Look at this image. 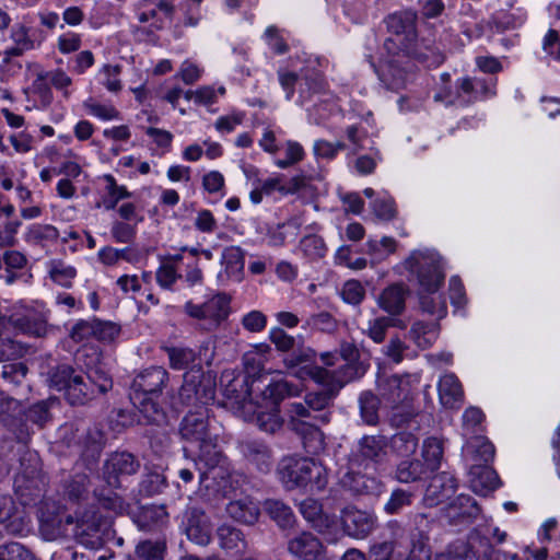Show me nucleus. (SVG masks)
<instances>
[{
	"mask_svg": "<svg viewBox=\"0 0 560 560\" xmlns=\"http://www.w3.org/2000/svg\"><path fill=\"white\" fill-rule=\"evenodd\" d=\"M279 481L285 490H323L326 486L325 469L306 457H283L277 467Z\"/></svg>",
	"mask_w": 560,
	"mask_h": 560,
	"instance_id": "20e7f679",
	"label": "nucleus"
},
{
	"mask_svg": "<svg viewBox=\"0 0 560 560\" xmlns=\"http://www.w3.org/2000/svg\"><path fill=\"white\" fill-rule=\"evenodd\" d=\"M492 94L486 79L462 78L456 81L455 91L448 88L435 94V101H445L447 105H469L479 98Z\"/></svg>",
	"mask_w": 560,
	"mask_h": 560,
	"instance_id": "1a4fd4ad",
	"label": "nucleus"
},
{
	"mask_svg": "<svg viewBox=\"0 0 560 560\" xmlns=\"http://www.w3.org/2000/svg\"><path fill=\"white\" fill-rule=\"evenodd\" d=\"M440 324L425 323L416 320L412 323L407 338L411 340L419 349L424 350L430 348L439 337Z\"/></svg>",
	"mask_w": 560,
	"mask_h": 560,
	"instance_id": "ea45409f",
	"label": "nucleus"
},
{
	"mask_svg": "<svg viewBox=\"0 0 560 560\" xmlns=\"http://www.w3.org/2000/svg\"><path fill=\"white\" fill-rule=\"evenodd\" d=\"M224 395L226 398L234 399L236 402L242 404L243 408L246 410H250L254 406V401H247V397L250 396V393L245 376L231 380L224 387Z\"/></svg>",
	"mask_w": 560,
	"mask_h": 560,
	"instance_id": "5fc2aeb1",
	"label": "nucleus"
},
{
	"mask_svg": "<svg viewBox=\"0 0 560 560\" xmlns=\"http://www.w3.org/2000/svg\"><path fill=\"white\" fill-rule=\"evenodd\" d=\"M419 439L411 431H399L388 441L392 451L401 457L412 455L418 447Z\"/></svg>",
	"mask_w": 560,
	"mask_h": 560,
	"instance_id": "864d4df0",
	"label": "nucleus"
},
{
	"mask_svg": "<svg viewBox=\"0 0 560 560\" xmlns=\"http://www.w3.org/2000/svg\"><path fill=\"white\" fill-rule=\"evenodd\" d=\"M377 389L381 397L390 406H397L407 399L409 384L399 375H380Z\"/></svg>",
	"mask_w": 560,
	"mask_h": 560,
	"instance_id": "bb28decb",
	"label": "nucleus"
},
{
	"mask_svg": "<svg viewBox=\"0 0 560 560\" xmlns=\"http://www.w3.org/2000/svg\"><path fill=\"white\" fill-rule=\"evenodd\" d=\"M130 400L139 411V423L156 427L167 424V415L156 401V397L143 396V394H130Z\"/></svg>",
	"mask_w": 560,
	"mask_h": 560,
	"instance_id": "412c9836",
	"label": "nucleus"
},
{
	"mask_svg": "<svg viewBox=\"0 0 560 560\" xmlns=\"http://www.w3.org/2000/svg\"><path fill=\"white\" fill-rule=\"evenodd\" d=\"M81 443L82 456L85 459L95 463L105 445L104 433L97 427L89 428L83 435Z\"/></svg>",
	"mask_w": 560,
	"mask_h": 560,
	"instance_id": "09e8293b",
	"label": "nucleus"
},
{
	"mask_svg": "<svg viewBox=\"0 0 560 560\" xmlns=\"http://www.w3.org/2000/svg\"><path fill=\"white\" fill-rule=\"evenodd\" d=\"M428 472L420 459H404L397 465L394 478L401 483H412L420 481Z\"/></svg>",
	"mask_w": 560,
	"mask_h": 560,
	"instance_id": "49530a36",
	"label": "nucleus"
},
{
	"mask_svg": "<svg viewBox=\"0 0 560 560\" xmlns=\"http://www.w3.org/2000/svg\"><path fill=\"white\" fill-rule=\"evenodd\" d=\"M408 288L402 283H395L385 288L377 299L378 306L388 315L399 316L406 308Z\"/></svg>",
	"mask_w": 560,
	"mask_h": 560,
	"instance_id": "7c9ffc66",
	"label": "nucleus"
},
{
	"mask_svg": "<svg viewBox=\"0 0 560 560\" xmlns=\"http://www.w3.org/2000/svg\"><path fill=\"white\" fill-rule=\"evenodd\" d=\"M422 462L428 471H434L440 467L443 457V444L436 438H428L424 440L422 447Z\"/></svg>",
	"mask_w": 560,
	"mask_h": 560,
	"instance_id": "13d9d810",
	"label": "nucleus"
},
{
	"mask_svg": "<svg viewBox=\"0 0 560 560\" xmlns=\"http://www.w3.org/2000/svg\"><path fill=\"white\" fill-rule=\"evenodd\" d=\"M415 498L416 494L411 489L397 487L392 490L383 510L388 515H398L411 506Z\"/></svg>",
	"mask_w": 560,
	"mask_h": 560,
	"instance_id": "3c124183",
	"label": "nucleus"
},
{
	"mask_svg": "<svg viewBox=\"0 0 560 560\" xmlns=\"http://www.w3.org/2000/svg\"><path fill=\"white\" fill-rule=\"evenodd\" d=\"M167 488L168 481L163 469L160 467L149 468L145 466V471L139 482V494L151 498L164 493Z\"/></svg>",
	"mask_w": 560,
	"mask_h": 560,
	"instance_id": "c9c22d12",
	"label": "nucleus"
},
{
	"mask_svg": "<svg viewBox=\"0 0 560 560\" xmlns=\"http://www.w3.org/2000/svg\"><path fill=\"white\" fill-rule=\"evenodd\" d=\"M236 450L247 466L260 474H268L273 466L271 447L259 439H243L236 442Z\"/></svg>",
	"mask_w": 560,
	"mask_h": 560,
	"instance_id": "4468645a",
	"label": "nucleus"
},
{
	"mask_svg": "<svg viewBox=\"0 0 560 560\" xmlns=\"http://www.w3.org/2000/svg\"><path fill=\"white\" fill-rule=\"evenodd\" d=\"M39 530L46 540H56L70 535L73 517L65 514L54 501H43L37 510Z\"/></svg>",
	"mask_w": 560,
	"mask_h": 560,
	"instance_id": "6e6552de",
	"label": "nucleus"
},
{
	"mask_svg": "<svg viewBox=\"0 0 560 560\" xmlns=\"http://www.w3.org/2000/svg\"><path fill=\"white\" fill-rule=\"evenodd\" d=\"M1 421L7 430L14 435L15 440L22 444L18 451L22 447H26L35 430L24 412L20 410L15 415L4 413L1 417ZM16 453L19 454V452Z\"/></svg>",
	"mask_w": 560,
	"mask_h": 560,
	"instance_id": "f704fd0d",
	"label": "nucleus"
},
{
	"mask_svg": "<svg viewBox=\"0 0 560 560\" xmlns=\"http://www.w3.org/2000/svg\"><path fill=\"white\" fill-rule=\"evenodd\" d=\"M47 477L42 470L38 454L27 447L19 451V468L14 476V493L23 505H36L44 501Z\"/></svg>",
	"mask_w": 560,
	"mask_h": 560,
	"instance_id": "7ed1b4c3",
	"label": "nucleus"
},
{
	"mask_svg": "<svg viewBox=\"0 0 560 560\" xmlns=\"http://www.w3.org/2000/svg\"><path fill=\"white\" fill-rule=\"evenodd\" d=\"M133 522L140 530L154 533L166 526L168 513L165 505H144L135 513Z\"/></svg>",
	"mask_w": 560,
	"mask_h": 560,
	"instance_id": "393cba45",
	"label": "nucleus"
},
{
	"mask_svg": "<svg viewBox=\"0 0 560 560\" xmlns=\"http://www.w3.org/2000/svg\"><path fill=\"white\" fill-rule=\"evenodd\" d=\"M405 268L417 278L422 312L436 316L438 320L445 317L446 301L441 294H436L445 279L440 255L429 249L413 250L405 260Z\"/></svg>",
	"mask_w": 560,
	"mask_h": 560,
	"instance_id": "f03ea898",
	"label": "nucleus"
},
{
	"mask_svg": "<svg viewBox=\"0 0 560 560\" xmlns=\"http://www.w3.org/2000/svg\"><path fill=\"white\" fill-rule=\"evenodd\" d=\"M58 230L50 224H33L25 233V242L33 245L46 246L57 241Z\"/></svg>",
	"mask_w": 560,
	"mask_h": 560,
	"instance_id": "4d7b16f0",
	"label": "nucleus"
},
{
	"mask_svg": "<svg viewBox=\"0 0 560 560\" xmlns=\"http://www.w3.org/2000/svg\"><path fill=\"white\" fill-rule=\"evenodd\" d=\"M387 446L385 435H363L350 455V466L358 469L375 468L386 460Z\"/></svg>",
	"mask_w": 560,
	"mask_h": 560,
	"instance_id": "0eeeda50",
	"label": "nucleus"
},
{
	"mask_svg": "<svg viewBox=\"0 0 560 560\" xmlns=\"http://www.w3.org/2000/svg\"><path fill=\"white\" fill-rule=\"evenodd\" d=\"M402 51L407 55L408 60L413 59L429 68L436 67L444 60V56L438 47L425 39L418 40L417 36L413 40L406 42Z\"/></svg>",
	"mask_w": 560,
	"mask_h": 560,
	"instance_id": "cd10ccee",
	"label": "nucleus"
},
{
	"mask_svg": "<svg viewBox=\"0 0 560 560\" xmlns=\"http://www.w3.org/2000/svg\"><path fill=\"white\" fill-rule=\"evenodd\" d=\"M7 325L34 337H44L47 332L46 319L35 310L23 305L14 307L10 315H0V328Z\"/></svg>",
	"mask_w": 560,
	"mask_h": 560,
	"instance_id": "f8f14e48",
	"label": "nucleus"
},
{
	"mask_svg": "<svg viewBox=\"0 0 560 560\" xmlns=\"http://www.w3.org/2000/svg\"><path fill=\"white\" fill-rule=\"evenodd\" d=\"M231 299L225 293L214 294L202 304L186 302L185 313L200 322L199 327L206 331L215 330L229 316Z\"/></svg>",
	"mask_w": 560,
	"mask_h": 560,
	"instance_id": "39448f33",
	"label": "nucleus"
},
{
	"mask_svg": "<svg viewBox=\"0 0 560 560\" xmlns=\"http://www.w3.org/2000/svg\"><path fill=\"white\" fill-rule=\"evenodd\" d=\"M228 515L236 522L246 525H253L257 522L260 510L256 502L250 498L244 497L231 501L226 505Z\"/></svg>",
	"mask_w": 560,
	"mask_h": 560,
	"instance_id": "58836bf2",
	"label": "nucleus"
},
{
	"mask_svg": "<svg viewBox=\"0 0 560 560\" xmlns=\"http://www.w3.org/2000/svg\"><path fill=\"white\" fill-rule=\"evenodd\" d=\"M358 369L355 365L352 364H346L341 369L342 376H338L335 373L329 372L325 368L318 366L317 364L313 363L312 366L305 368L299 373L300 380H306L312 378L316 383L324 386L323 389H330L334 384L340 383L341 388L357 374Z\"/></svg>",
	"mask_w": 560,
	"mask_h": 560,
	"instance_id": "aec40b11",
	"label": "nucleus"
},
{
	"mask_svg": "<svg viewBox=\"0 0 560 560\" xmlns=\"http://www.w3.org/2000/svg\"><path fill=\"white\" fill-rule=\"evenodd\" d=\"M469 549L476 560H493L497 550L490 544L487 535L476 532L469 537Z\"/></svg>",
	"mask_w": 560,
	"mask_h": 560,
	"instance_id": "bf43d9fd",
	"label": "nucleus"
},
{
	"mask_svg": "<svg viewBox=\"0 0 560 560\" xmlns=\"http://www.w3.org/2000/svg\"><path fill=\"white\" fill-rule=\"evenodd\" d=\"M358 369L355 365L352 364H346L341 369L342 376H338L335 373L329 372L325 368L318 366L317 364L313 363L312 366L305 368L299 373L300 380H306L312 378L316 383L324 386L323 389H330L334 384L340 383L341 388L357 374Z\"/></svg>",
	"mask_w": 560,
	"mask_h": 560,
	"instance_id": "6ab92c4d",
	"label": "nucleus"
},
{
	"mask_svg": "<svg viewBox=\"0 0 560 560\" xmlns=\"http://www.w3.org/2000/svg\"><path fill=\"white\" fill-rule=\"evenodd\" d=\"M221 265L224 270L218 275L219 280L223 283L226 281H241L244 271V252L238 246H230L224 248L221 257Z\"/></svg>",
	"mask_w": 560,
	"mask_h": 560,
	"instance_id": "2f4dec72",
	"label": "nucleus"
},
{
	"mask_svg": "<svg viewBox=\"0 0 560 560\" xmlns=\"http://www.w3.org/2000/svg\"><path fill=\"white\" fill-rule=\"evenodd\" d=\"M288 551L301 560H320L324 545L310 532H302L288 541Z\"/></svg>",
	"mask_w": 560,
	"mask_h": 560,
	"instance_id": "4be33fe9",
	"label": "nucleus"
},
{
	"mask_svg": "<svg viewBox=\"0 0 560 560\" xmlns=\"http://www.w3.org/2000/svg\"><path fill=\"white\" fill-rule=\"evenodd\" d=\"M180 527L187 538L200 546L211 541L212 526L205 510L197 504H188L183 513Z\"/></svg>",
	"mask_w": 560,
	"mask_h": 560,
	"instance_id": "ddd939ff",
	"label": "nucleus"
},
{
	"mask_svg": "<svg viewBox=\"0 0 560 560\" xmlns=\"http://www.w3.org/2000/svg\"><path fill=\"white\" fill-rule=\"evenodd\" d=\"M341 389V384L336 383L330 389H322L318 392L307 393L304 397L311 413L331 412L329 407L332 405L335 397Z\"/></svg>",
	"mask_w": 560,
	"mask_h": 560,
	"instance_id": "37998d69",
	"label": "nucleus"
},
{
	"mask_svg": "<svg viewBox=\"0 0 560 560\" xmlns=\"http://www.w3.org/2000/svg\"><path fill=\"white\" fill-rule=\"evenodd\" d=\"M331 413L332 412H323L313 415L305 400L303 402H291L288 406V416L294 430H300V423L308 422L307 420L327 424L330 422Z\"/></svg>",
	"mask_w": 560,
	"mask_h": 560,
	"instance_id": "79ce46f5",
	"label": "nucleus"
},
{
	"mask_svg": "<svg viewBox=\"0 0 560 560\" xmlns=\"http://www.w3.org/2000/svg\"><path fill=\"white\" fill-rule=\"evenodd\" d=\"M215 385L201 368H192L184 374L178 397L185 406L205 407L214 399Z\"/></svg>",
	"mask_w": 560,
	"mask_h": 560,
	"instance_id": "423d86ee",
	"label": "nucleus"
},
{
	"mask_svg": "<svg viewBox=\"0 0 560 560\" xmlns=\"http://www.w3.org/2000/svg\"><path fill=\"white\" fill-rule=\"evenodd\" d=\"M262 509L266 514L281 529H290L295 524V516L292 509L283 501L278 499H267L262 503Z\"/></svg>",
	"mask_w": 560,
	"mask_h": 560,
	"instance_id": "a19ab883",
	"label": "nucleus"
},
{
	"mask_svg": "<svg viewBox=\"0 0 560 560\" xmlns=\"http://www.w3.org/2000/svg\"><path fill=\"white\" fill-rule=\"evenodd\" d=\"M301 387L285 380L271 382L261 392V398L269 406H277L287 398L296 397L301 394Z\"/></svg>",
	"mask_w": 560,
	"mask_h": 560,
	"instance_id": "4c0bfd02",
	"label": "nucleus"
},
{
	"mask_svg": "<svg viewBox=\"0 0 560 560\" xmlns=\"http://www.w3.org/2000/svg\"><path fill=\"white\" fill-rule=\"evenodd\" d=\"M445 514L451 524L471 523L480 514V508L474 498L460 494L447 505Z\"/></svg>",
	"mask_w": 560,
	"mask_h": 560,
	"instance_id": "a878e982",
	"label": "nucleus"
},
{
	"mask_svg": "<svg viewBox=\"0 0 560 560\" xmlns=\"http://www.w3.org/2000/svg\"><path fill=\"white\" fill-rule=\"evenodd\" d=\"M89 477L84 474L73 476L65 485V493L71 501H79L88 492Z\"/></svg>",
	"mask_w": 560,
	"mask_h": 560,
	"instance_id": "338daca9",
	"label": "nucleus"
},
{
	"mask_svg": "<svg viewBox=\"0 0 560 560\" xmlns=\"http://www.w3.org/2000/svg\"><path fill=\"white\" fill-rule=\"evenodd\" d=\"M466 439L462 456L468 467L492 462L494 446L485 435H471Z\"/></svg>",
	"mask_w": 560,
	"mask_h": 560,
	"instance_id": "5701e85b",
	"label": "nucleus"
},
{
	"mask_svg": "<svg viewBox=\"0 0 560 560\" xmlns=\"http://www.w3.org/2000/svg\"><path fill=\"white\" fill-rule=\"evenodd\" d=\"M140 468L139 459L129 452H115L105 460L102 469L103 479L112 488L121 486L120 477L131 476Z\"/></svg>",
	"mask_w": 560,
	"mask_h": 560,
	"instance_id": "2eb2a0df",
	"label": "nucleus"
},
{
	"mask_svg": "<svg viewBox=\"0 0 560 560\" xmlns=\"http://www.w3.org/2000/svg\"><path fill=\"white\" fill-rule=\"evenodd\" d=\"M249 411L253 412V421L261 432L276 434L283 427V419L277 406L264 408L260 404L254 402Z\"/></svg>",
	"mask_w": 560,
	"mask_h": 560,
	"instance_id": "473e14b6",
	"label": "nucleus"
},
{
	"mask_svg": "<svg viewBox=\"0 0 560 560\" xmlns=\"http://www.w3.org/2000/svg\"><path fill=\"white\" fill-rule=\"evenodd\" d=\"M346 532L355 538L366 537L375 526V518L368 512L347 508L342 514Z\"/></svg>",
	"mask_w": 560,
	"mask_h": 560,
	"instance_id": "c85d7f7f",
	"label": "nucleus"
},
{
	"mask_svg": "<svg viewBox=\"0 0 560 560\" xmlns=\"http://www.w3.org/2000/svg\"><path fill=\"white\" fill-rule=\"evenodd\" d=\"M469 482L474 492L487 495L499 487L500 480L490 463L469 466Z\"/></svg>",
	"mask_w": 560,
	"mask_h": 560,
	"instance_id": "c756f323",
	"label": "nucleus"
},
{
	"mask_svg": "<svg viewBox=\"0 0 560 560\" xmlns=\"http://www.w3.org/2000/svg\"><path fill=\"white\" fill-rule=\"evenodd\" d=\"M439 397L446 408H458L463 404L464 392L459 380L454 374H445L439 382Z\"/></svg>",
	"mask_w": 560,
	"mask_h": 560,
	"instance_id": "e433bc0d",
	"label": "nucleus"
},
{
	"mask_svg": "<svg viewBox=\"0 0 560 560\" xmlns=\"http://www.w3.org/2000/svg\"><path fill=\"white\" fill-rule=\"evenodd\" d=\"M49 387L63 392L71 406H85L113 389V380L101 364L74 369L67 363L51 366L47 372Z\"/></svg>",
	"mask_w": 560,
	"mask_h": 560,
	"instance_id": "f257e3e1",
	"label": "nucleus"
},
{
	"mask_svg": "<svg viewBox=\"0 0 560 560\" xmlns=\"http://www.w3.org/2000/svg\"><path fill=\"white\" fill-rule=\"evenodd\" d=\"M219 546L228 555L236 556L247 550L248 544L244 533L230 524H222L217 529Z\"/></svg>",
	"mask_w": 560,
	"mask_h": 560,
	"instance_id": "72a5a7b5",
	"label": "nucleus"
},
{
	"mask_svg": "<svg viewBox=\"0 0 560 560\" xmlns=\"http://www.w3.org/2000/svg\"><path fill=\"white\" fill-rule=\"evenodd\" d=\"M416 20L417 15L411 11L395 13L387 18V27L394 35V37L385 42V48L388 52H390L394 47L404 49L406 42L415 39L417 35Z\"/></svg>",
	"mask_w": 560,
	"mask_h": 560,
	"instance_id": "dca6fc26",
	"label": "nucleus"
},
{
	"mask_svg": "<svg viewBox=\"0 0 560 560\" xmlns=\"http://www.w3.org/2000/svg\"><path fill=\"white\" fill-rule=\"evenodd\" d=\"M0 560H36L24 545L10 541L0 546Z\"/></svg>",
	"mask_w": 560,
	"mask_h": 560,
	"instance_id": "0e129e2a",
	"label": "nucleus"
},
{
	"mask_svg": "<svg viewBox=\"0 0 560 560\" xmlns=\"http://www.w3.org/2000/svg\"><path fill=\"white\" fill-rule=\"evenodd\" d=\"M49 409L50 402L48 400H42L30 406L23 412L33 428L43 429L45 424L51 420Z\"/></svg>",
	"mask_w": 560,
	"mask_h": 560,
	"instance_id": "680f3d73",
	"label": "nucleus"
},
{
	"mask_svg": "<svg viewBox=\"0 0 560 560\" xmlns=\"http://www.w3.org/2000/svg\"><path fill=\"white\" fill-rule=\"evenodd\" d=\"M303 253L311 259L323 258L326 255V245L324 240L317 235H307L301 240Z\"/></svg>",
	"mask_w": 560,
	"mask_h": 560,
	"instance_id": "774afa93",
	"label": "nucleus"
},
{
	"mask_svg": "<svg viewBox=\"0 0 560 560\" xmlns=\"http://www.w3.org/2000/svg\"><path fill=\"white\" fill-rule=\"evenodd\" d=\"M197 444L199 450L196 459L197 462L203 463L206 468H215L224 460V454L217 443H214L212 435Z\"/></svg>",
	"mask_w": 560,
	"mask_h": 560,
	"instance_id": "603ef678",
	"label": "nucleus"
},
{
	"mask_svg": "<svg viewBox=\"0 0 560 560\" xmlns=\"http://www.w3.org/2000/svg\"><path fill=\"white\" fill-rule=\"evenodd\" d=\"M483 412L477 407H469L463 415V435L465 438L478 435V428L483 421Z\"/></svg>",
	"mask_w": 560,
	"mask_h": 560,
	"instance_id": "69168bd1",
	"label": "nucleus"
},
{
	"mask_svg": "<svg viewBox=\"0 0 560 560\" xmlns=\"http://www.w3.org/2000/svg\"><path fill=\"white\" fill-rule=\"evenodd\" d=\"M316 352L310 347H295L290 354L283 359V364L288 370L299 377V373L305 368L315 363Z\"/></svg>",
	"mask_w": 560,
	"mask_h": 560,
	"instance_id": "8fccbe9b",
	"label": "nucleus"
},
{
	"mask_svg": "<svg viewBox=\"0 0 560 560\" xmlns=\"http://www.w3.org/2000/svg\"><path fill=\"white\" fill-rule=\"evenodd\" d=\"M107 527L106 520L95 511H86L79 520L73 521L70 534L82 546L97 549L104 542V532Z\"/></svg>",
	"mask_w": 560,
	"mask_h": 560,
	"instance_id": "9d476101",
	"label": "nucleus"
},
{
	"mask_svg": "<svg viewBox=\"0 0 560 560\" xmlns=\"http://www.w3.org/2000/svg\"><path fill=\"white\" fill-rule=\"evenodd\" d=\"M300 425L295 431L301 434L305 451L312 455L322 453L326 447L324 432L314 423L303 422Z\"/></svg>",
	"mask_w": 560,
	"mask_h": 560,
	"instance_id": "c03bdc74",
	"label": "nucleus"
},
{
	"mask_svg": "<svg viewBox=\"0 0 560 560\" xmlns=\"http://www.w3.org/2000/svg\"><path fill=\"white\" fill-rule=\"evenodd\" d=\"M167 357L170 360L171 368L174 370H186L189 366L191 369L201 368L195 364L196 353L188 348L172 347L166 349Z\"/></svg>",
	"mask_w": 560,
	"mask_h": 560,
	"instance_id": "052dcab7",
	"label": "nucleus"
},
{
	"mask_svg": "<svg viewBox=\"0 0 560 560\" xmlns=\"http://www.w3.org/2000/svg\"><path fill=\"white\" fill-rule=\"evenodd\" d=\"M457 489V480L453 474L442 471L435 475L429 483L424 500L429 505H438L448 500Z\"/></svg>",
	"mask_w": 560,
	"mask_h": 560,
	"instance_id": "b1692460",
	"label": "nucleus"
},
{
	"mask_svg": "<svg viewBox=\"0 0 560 560\" xmlns=\"http://www.w3.org/2000/svg\"><path fill=\"white\" fill-rule=\"evenodd\" d=\"M179 434L183 440L190 443H198L211 436L208 408L199 407L195 411H189L180 422Z\"/></svg>",
	"mask_w": 560,
	"mask_h": 560,
	"instance_id": "f3484780",
	"label": "nucleus"
},
{
	"mask_svg": "<svg viewBox=\"0 0 560 560\" xmlns=\"http://www.w3.org/2000/svg\"><path fill=\"white\" fill-rule=\"evenodd\" d=\"M378 79L388 90L406 86L412 65L402 49L388 56L376 70Z\"/></svg>",
	"mask_w": 560,
	"mask_h": 560,
	"instance_id": "9b49d317",
	"label": "nucleus"
},
{
	"mask_svg": "<svg viewBox=\"0 0 560 560\" xmlns=\"http://www.w3.org/2000/svg\"><path fill=\"white\" fill-rule=\"evenodd\" d=\"M168 381V372L162 366H151L140 372L132 382L130 394L158 397Z\"/></svg>",
	"mask_w": 560,
	"mask_h": 560,
	"instance_id": "a211bd4d",
	"label": "nucleus"
},
{
	"mask_svg": "<svg viewBox=\"0 0 560 560\" xmlns=\"http://www.w3.org/2000/svg\"><path fill=\"white\" fill-rule=\"evenodd\" d=\"M166 550L165 539H144L137 544L135 553L140 560H164Z\"/></svg>",
	"mask_w": 560,
	"mask_h": 560,
	"instance_id": "6e6d98bb",
	"label": "nucleus"
},
{
	"mask_svg": "<svg viewBox=\"0 0 560 560\" xmlns=\"http://www.w3.org/2000/svg\"><path fill=\"white\" fill-rule=\"evenodd\" d=\"M360 418L368 425H377L380 422L378 410L381 399L371 390H364L358 398Z\"/></svg>",
	"mask_w": 560,
	"mask_h": 560,
	"instance_id": "de8ad7c7",
	"label": "nucleus"
},
{
	"mask_svg": "<svg viewBox=\"0 0 560 560\" xmlns=\"http://www.w3.org/2000/svg\"><path fill=\"white\" fill-rule=\"evenodd\" d=\"M345 488L354 494H371L377 491L378 481L376 478L355 471L347 472L342 480Z\"/></svg>",
	"mask_w": 560,
	"mask_h": 560,
	"instance_id": "a18cd8bd",
	"label": "nucleus"
},
{
	"mask_svg": "<svg viewBox=\"0 0 560 560\" xmlns=\"http://www.w3.org/2000/svg\"><path fill=\"white\" fill-rule=\"evenodd\" d=\"M11 37L14 42V46L5 50V54L9 57L22 56L25 51L34 48V42L28 36L27 28L25 26H19L18 28L12 30Z\"/></svg>",
	"mask_w": 560,
	"mask_h": 560,
	"instance_id": "e2e57ef3",
	"label": "nucleus"
}]
</instances>
